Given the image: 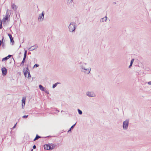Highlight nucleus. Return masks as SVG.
<instances>
[{
    "label": "nucleus",
    "mask_w": 151,
    "mask_h": 151,
    "mask_svg": "<svg viewBox=\"0 0 151 151\" xmlns=\"http://www.w3.org/2000/svg\"><path fill=\"white\" fill-rule=\"evenodd\" d=\"M76 23L74 22H71L68 26L69 30L71 32H75L77 26L75 25Z\"/></svg>",
    "instance_id": "nucleus-1"
},
{
    "label": "nucleus",
    "mask_w": 151,
    "mask_h": 151,
    "mask_svg": "<svg viewBox=\"0 0 151 151\" xmlns=\"http://www.w3.org/2000/svg\"><path fill=\"white\" fill-rule=\"evenodd\" d=\"M129 124V120L127 119L123 123V128L124 129H127L128 128Z\"/></svg>",
    "instance_id": "nucleus-2"
},
{
    "label": "nucleus",
    "mask_w": 151,
    "mask_h": 151,
    "mask_svg": "<svg viewBox=\"0 0 151 151\" xmlns=\"http://www.w3.org/2000/svg\"><path fill=\"white\" fill-rule=\"evenodd\" d=\"M45 15V13L43 11L41 14H40L39 15L38 20L39 22L42 21L44 19V16Z\"/></svg>",
    "instance_id": "nucleus-3"
},
{
    "label": "nucleus",
    "mask_w": 151,
    "mask_h": 151,
    "mask_svg": "<svg viewBox=\"0 0 151 151\" xmlns=\"http://www.w3.org/2000/svg\"><path fill=\"white\" fill-rule=\"evenodd\" d=\"M86 95L90 97H95L96 96L95 94L93 91H88L86 93Z\"/></svg>",
    "instance_id": "nucleus-4"
},
{
    "label": "nucleus",
    "mask_w": 151,
    "mask_h": 151,
    "mask_svg": "<svg viewBox=\"0 0 151 151\" xmlns=\"http://www.w3.org/2000/svg\"><path fill=\"white\" fill-rule=\"evenodd\" d=\"M81 68L82 69H83V70H82V72H84L86 73H87L88 74L89 73H90L91 70V68H90V70H89L88 69H86L82 65L81 66Z\"/></svg>",
    "instance_id": "nucleus-5"
},
{
    "label": "nucleus",
    "mask_w": 151,
    "mask_h": 151,
    "mask_svg": "<svg viewBox=\"0 0 151 151\" xmlns=\"http://www.w3.org/2000/svg\"><path fill=\"white\" fill-rule=\"evenodd\" d=\"M1 70L2 75L4 76L6 75L7 72V69L5 67H4L1 68Z\"/></svg>",
    "instance_id": "nucleus-6"
},
{
    "label": "nucleus",
    "mask_w": 151,
    "mask_h": 151,
    "mask_svg": "<svg viewBox=\"0 0 151 151\" xmlns=\"http://www.w3.org/2000/svg\"><path fill=\"white\" fill-rule=\"evenodd\" d=\"M26 70H25V69L24 68L23 69V72L24 73V75L25 77H27V74L28 73L30 72L28 68V65L27 66V67L26 68Z\"/></svg>",
    "instance_id": "nucleus-7"
},
{
    "label": "nucleus",
    "mask_w": 151,
    "mask_h": 151,
    "mask_svg": "<svg viewBox=\"0 0 151 151\" xmlns=\"http://www.w3.org/2000/svg\"><path fill=\"white\" fill-rule=\"evenodd\" d=\"M8 35L9 37L10 40V42L12 43V45H13L14 43V41L13 40V37H12V35L11 34L8 33Z\"/></svg>",
    "instance_id": "nucleus-8"
},
{
    "label": "nucleus",
    "mask_w": 151,
    "mask_h": 151,
    "mask_svg": "<svg viewBox=\"0 0 151 151\" xmlns=\"http://www.w3.org/2000/svg\"><path fill=\"white\" fill-rule=\"evenodd\" d=\"M37 47V45H35L34 46H32L30 47L29 48L28 50L30 51H32L36 49Z\"/></svg>",
    "instance_id": "nucleus-9"
},
{
    "label": "nucleus",
    "mask_w": 151,
    "mask_h": 151,
    "mask_svg": "<svg viewBox=\"0 0 151 151\" xmlns=\"http://www.w3.org/2000/svg\"><path fill=\"white\" fill-rule=\"evenodd\" d=\"M12 56V55H9L7 56H6L2 59V61H6L7 60H8L9 58H10L11 56Z\"/></svg>",
    "instance_id": "nucleus-10"
},
{
    "label": "nucleus",
    "mask_w": 151,
    "mask_h": 151,
    "mask_svg": "<svg viewBox=\"0 0 151 151\" xmlns=\"http://www.w3.org/2000/svg\"><path fill=\"white\" fill-rule=\"evenodd\" d=\"M47 146L48 147V149L49 150H51L53 149V148L52 147V145L51 143H49L47 144Z\"/></svg>",
    "instance_id": "nucleus-11"
},
{
    "label": "nucleus",
    "mask_w": 151,
    "mask_h": 151,
    "mask_svg": "<svg viewBox=\"0 0 151 151\" xmlns=\"http://www.w3.org/2000/svg\"><path fill=\"white\" fill-rule=\"evenodd\" d=\"M6 20H9V18L5 17L3 18L2 20V22H3V24H4L6 22Z\"/></svg>",
    "instance_id": "nucleus-12"
},
{
    "label": "nucleus",
    "mask_w": 151,
    "mask_h": 151,
    "mask_svg": "<svg viewBox=\"0 0 151 151\" xmlns=\"http://www.w3.org/2000/svg\"><path fill=\"white\" fill-rule=\"evenodd\" d=\"M11 7L12 9L14 10H16L17 8V6L15 5V4H12Z\"/></svg>",
    "instance_id": "nucleus-13"
},
{
    "label": "nucleus",
    "mask_w": 151,
    "mask_h": 151,
    "mask_svg": "<svg viewBox=\"0 0 151 151\" xmlns=\"http://www.w3.org/2000/svg\"><path fill=\"white\" fill-rule=\"evenodd\" d=\"M39 86L40 90L43 91H45V88L43 86L41 85H40Z\"/></svg>",
    "instance_id": "nucleus-14"
},
{
    "label": "nucleus",
    "mask_w": 151,
    "mask_h": 151,
    "mask_svg": "<svg viewBox=\"0 0 151 151\" xmlns=\"http://www.w3.org/2000/svg\"><path fill=\"white\" fill-rule=\"evenodd\" d=\"M107 17L106 16H105L104 17L102 18L100 20V22H103L104 21H106L107 20Z\"/></svg>",
    "instance_id": "nucleus-15"
},
{
    "label": "nucleus",
    "mask_w": 151,
    "mask_h": 151,
    "mask_svg": "<svg viewBox=\"0 0 151 151\" xmlns=\"http://www.w3.org/2000/svg\"><path fill=\"white\" fill-rule=\"evenodd\" d=\"M26 100V97H23L22 100V104H25V102Z\"/></svg>",
    "instance_id": "nucleus-16"
},
{
    "label": "nucleus",
    "mask_w": 151,
    "mask_h": 151,
    "mask_svg": "<svg viewBox=\"0 0 151 151\" xmlns=\"http://www.w3.org/2000/svg\"><path fill=\"white\" fill-rule=\"evenodd\" d=\"M76 122L68 130V132L70 131H71V130H72L75 127V126L76 125Z\"/></svg>",
    "instance_id": "nucleus-17"
},
{
    "label": "nucleus",
    "mask_w": 151,
    "mask_h": 151,
    "mask_svg": "<svg viewBox=\"0 0 151 151\" xmlns=\"http://www.w3.org/2000/svg\"><path fill=\"white\" fill-rule=\"evenodd\" d=\"M10 16V15L9 14V13H8V10L7 9V10L6 14L5 17L9 18V19H10V18H9Z\"/></svg>",
    "instance_id": "nucleus-18"
},
{
    "label": "nucleus",
    "mask_w": 151,
    "mask_h": 151,
    "mask_svg": "<svg viewBox=\"0 0 151 151\" xmlns=\"http://www.w3.org/2000/svg\"><path fill=\"white\" fill-rule=\"evenodd\" d=\"M41 137H40V136H39L38 134H37L36 135V136L35 137L33 141H35L36 140L38 139L39 138H40Z\"/></svg>",
    "instance_id": "nucleus-19"
},
{
    "label": "nucleus",
    "mask_w": 151,
    "mask_h": 151,
    "mask_svg": "<svg viewBox=\"0 0 151 151\" xmlns=\"http://www.w3.org/2000/svg\"><path fill=\"white\" fill-rule=\"evenodd\" d=\"M59 84H60V83H59V82H57L53 84V85L52 86V88H55V87H56L57 85Z\"/></svg>",
    "instance_id": "nucleus-20"
},
{
    "label": "nucleus",
    "mask_w": 151,
    "mask_h": 151,
    "mask_svg": "<svg viewBox=\"0 0 151 151\" xmlns=\"http://www.w3.org/2000/svg\"><path fill=\"white\" fill-rule=\"evenodd\" d=\"M52 145V147L53 149H54L55 148H57L58 147V145H57L55 144L51 143Z\"/></svg>",
    "instance_id": "nucleus-21"
},
{
    "label": "nucleus",
    "mask_w": 151,
    "mask_h": 151,
    "mask_svg": "<svg viewBox=\"0 0 151 151\" xmlns=\"http://www.w3.org/2000/svg\"><path fill=\"white\" fill-rule=\"evenodd\" d=\"M25 60H23L22 61L21 64H20V66H22L24 65V63L25 62Z\"/></svg>",
    "instance_id": "nucleus-22"
},
{
    "label": "nucleus",
    "mask_w": 151,
    "mask_h": 151,
    "mask_svg": "<svg viewBox=\"0 0 151 151\" xmlns=\"http://www.w3.org/2000/svg\"><path fill=\"white\" fill-rule=\"evenodd\" d=\"M78 114L80 115H81L82 114V111L81 110H80L79 109H78Z\"/></svg>",
    "instance_id": "nucleus-23"
},
{
    "label": "nucleus",
    "mask_w": 151,
    "mask_h": 151,
    "mask_svg": "<svg viewBox=\"0 0 151 151\" xmlns=\"http://www.w3.org/2000/svg\"><path fill=\"white\" fill-rule=\"evenodd\" d=\"M47 144L45 145H44V149L47 150H48V147L47 146Z\"/></svg>",
    "instance_id": "nucleus-24"
},
{
    "label": "nucleus",
    "mask_w": 151,
    "mask_h": 151,
    "mask_svg": "<svg viewBox=\"0 0 151 151\" xmlns=\"http://www.w3.org/2000/svg\"><path fill=\"white\" fill-rule=\"evenodd\" d=\"M39 66V65L37 64H35L33 67L34 68L38 67Z\"/></svg>",
    "instance_id": "nucleus-25"
},
{
    "label": "nucleus",
    "mask_w": 151,
    "mask_h": 151,
    "mask_svg": "<svg viewBox=\"0 0 151 151\" xmlns=\"http://www.w3.org/2000/svg\"><path fill=\"white\" fill-rule=\"evenodd\" d=\"M28 78L29 79H30V78L31 77V75L30 73V72L28 73Z\"/></svg>",
    "instance_id": "nucleus-26"
},
{
    "label": "nucleus",
    "mask_w": 151,
    "mask_h": 151,
    "mask_svg": "<svg viewBox=\"0 0 151 151\" xmlns=\"http://www.w3.org/2000/svg\"><path fill=\"white\" fill-rule=\"evenodd\" d=\"M28 115H24L23 116H22V117L24 119H26L28 117Z\"/></svg>",
    "instance_id": "nucleus-27"
},
{
    "label": "nucleus",
    "mask_w": 151,
    "mask_h": 151,
    "mask_svg": "<svg viewBox=\"0 0 151 151\" xmlns=\"http://www.w3.org/2000/svg\"><path fill=\"white\" fill-rule=\"evenodd\" d=\"M134 59H132L131 60V61L130 64H132H132H133V62H134Z\"/></svg>",
    "instance_id": "nucleus-28"
},
{
    "label": "nucleus",
    "mask_w": 151,
    "mask_h": 151,
    "mask_svg": "<svg viewBox=\"0 0 151 151\" xmlns=\"http://www.w3.org/2000/svg\"><path fill=\"white\" fill-rule=\"evenodd\" d=\"M2 21H1V23H0V29L2 28Z\"/></svg>",
    "instance_id": "nucleus-29"
},
{
    "label": "nucleus",
    "mask_w": 151,
    "mask_h": 151,
    "mask_svg": "<svg viewBox=\"0 0 151 151\" xmlns=\"http://www.w3.org/2000/svg\"><path fill=\"white\" fill-rule=\"evenodd\" d=\"M27 50H25L24 55L27 56Z\"/></svg>",
    "instance_id": "nucleus-30"
},
{
    "label": "nucleus",
    "mask_w": 151,
    "mask_h": 151,
    "mask_svg": "<svg viewBox=\"0 0 151 151\" xmlns=\"http://www.w3.org/2000/svg\"><path fill=\"white\" fill-rule=\"evenodd\" d=\"M45 91V92L47 94H49V92L48 91L45 89V91Z\"/></svg>",
    "instance_id": "nucleus-31"
},
{
    "label": "nucleus",
    "mask_w": 151,
    "mask_h": 151,
    "mask_svg": "<svg viewBox=\"0 0 151 151\" xmlns=\"http://www.w3.org/2000/svg\"><path fill=\"white\" fill-rule=\"evenodd\" d=\"M22 104V109H24V106H25V104Z\"/></svg>",
    "instance_id": "nucleus-32"
},
{
    "label": "nucleus",
    "mask_w": 151,
    "mask_h": 151,
    "mask_svg": "<svg viewBox=\"0 0 151 151\" xmlns=\"http://www.w3.org/2000/svg\"><path fill=\"white\" fill-rule=\"evenodd\" d=\"M26 56H27L24 55V58H23V60H25V59H26Z\"/></svg>",
    "instance_id": "nucleus-33"
},
{
    "label": "nucleus",
    "mask_w": 151,
    "mask_h": 151,
    "mask_svg": "<svg viewBox=\"0 0 151 151\" xmlns=\"http://www.w3.org/2000/svg\"><path fill=\"white\" fill-rule=\"evenodd\" d=\"M36 148V146L35 145H34L33 146V149H35Z\"/></svg>",
    "instance_id": "nucleus-34"
},
{
    "label": "nucleus",
    "mask_w": 151,
    "mask_h": 151,
    "mask_svg": "<svg viewBox=\"0 0 151 151\" xmlns=\"http://www.w3.org/2000/svg\"><path fill=\"white\" fill-rule=\"evenodd\" d=\"M68 1L69 3H72L73 2V0H68Z\"/></svg>",
    "instance_id": "nucleus-35"
},
{
    "label": "nucleus",
    "mask_w": 151,
    "mask_h": 151,
    "mask_svg": "<svg viewBox=\"0 0 151 151\" xmlns=\"http://www.w3.org/2000/svg\"><path fill=\"white\" fill-rule=\"evenodd\" d=\"M17 124V123H16V124L13 127V128H14L16 127Z\"/></svg>",
    "instance_id": "nucleus-36"
},
{
    "label": "nucleus",
    "mask_w": 151,
    "mask_h": 151,
    "mask_svg": "<svg viewBox=\"0 0 151 151\" xmlns=\"http://www.w3.org/2000/svg\"><path fill=\"white\" fill-rule=\"evenodd\" d=\"M148 84L149 85H151V81H150L148 82Z\"/></svg>",
    "instance_id": "nucleus-37"
},
{
    "label": "nucleus",
    "mask_w": 151,
    "mask_h": 151,
    "mask_svg": "<svg viewBox=\"0 0 151 151\" xmlns=\"http://www.w3.org/2000/svg\"><path fill=\"white\" fill-rule=\"evenodd\" d=\"M51 137L50 136H47V137H44L45 138H49V137Z\"/></svg>",
    "instance_id": "nucleus-38"
},
{
    "label": "nucleus",
    "mask_w": 151,
    "mask_h": 151,
    "mask_svg": "<svg viewBox=\"0 0 151 151\" xmlns=\"http://www.w3.org/2000/svg\"><path fill=\"white\" fill-rule=\"evenodd\" d=\"M132 65L131 64H130V65H129V68H130L132 66Z\"/></svg>",
    "instance_id": "nucleus-39"
},
{
    "label": "nucleus",
    "mask_w": 151,
    "mask_h": 151,
    "mask_svg": "<svg viewBox=\"0 0 151 151\" xmlns=\"http://www.w3.org/2000/svg\"><path fill=\"white\" fill-rule=\"evenodd\" d=\"M113 4H116V2H114Z\"/></svg>",
    "instance_id": "nucleus-40"
},
{
    "label": "nucleus",
    "mask_w": 151,
    "mask_h": 151,
    "mask_svg": "<svg viewBox=\"0 0 151 151\" xmlns=\"http://www.w3.org/2000/svg\"><path fill=\"white\" fill-rule=\"evenodd\" d=\"M31 151H33V149H32L31 150Z\"/></svg>",
    "instance_id": "nucleus-41"
},
{
    "label": "nucleus",
    "mask_w": 151,
    "mask_h": 151,
    "mask_svg": "<svg viewBox=\"0 0 151 151\" xmlns=\"http://www.w3.org/2000/svg\"><path fill=\"white\" fill-rule=\"evenodd\" d=\"M13 60H14V61L15 62V61L14 60V59L13 58Z\"/></svg>",
    "instance_id": "nucleus-42"
},
{
    "label": "nucleus",
    "mask_w": 151,
    "mask_h": 151,
    "mask_svg": "<svg viewBox=\"0 0 151 151\" xmlns=\"http://www.w3.org/2000/svg\"><path fill=\"white\" fill-rule=\"evenodd\" d=\"M84 64L86 65V63H84Z\"/></svg>",
    "instance_id": "nucleus-43"
},
{
    "label": "nucleus",
    "mask_w": 151,
    "mask_h": 151,
    "mask_svg": "<svg viewBox=\"0 0 151 151\" xmlns=\"http://www.w3.org/2000/svg\"><path fill=\"white\" fill-rule=\"evenodd\" d=\"M37 7L38 8V6L37 5Z\"/></svg>",
    "instance_id": "nucleus-44"
},
{
    "label": "nucleus",
    "mask_w": 151,
    "mask_h": 151,
    "mask_svg": "<svg viewBox=\"0 0 151 151\" xmlns=\"http://www.w3.org/2000/svg\"><path fill=\"white\" fill-rule=\"evenodd\" d=\"M29 54V53H28V54Z\"/></svg>",
    "instance_id": "nucleus-45"
},
{
    "label": "nucleus",
    "mask_w": 151,
    "mask_h": 151,
    "mask_svg": "<svg viewBox=\"0 0 151 151\" xmlns=\"http://www.w3.org/2000/svg\"><path fill=\"white\" fill-rule=\"evenodd\" d=\"M29 54V53H28V54Z\"/></svg>",
    "instance_id": "nucleus-46"
}]
</instances>
